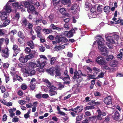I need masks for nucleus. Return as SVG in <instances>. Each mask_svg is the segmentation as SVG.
I'll return each mask as SVG.
<instances>
[{
  "instance_id": "nucleus-1",
  "label": "nucleus",
  "mask_w": 123,
  "mask_h": 123,
  "mask_svg": "<svg viewBox=\"0 0 123 123\" xmlns=\"http://www.w3.org/2000/svg\"><path fill=\"white\" fill-rule=\"evenodd\" d=\"M105 37L106 38L107 42L106 44L107 46L109 49H114L115 47L112 45V44H115L117 43L114 40L111 35L108 36L107 35H105Z\"/></svg>"
},
{
  "instance_id": "nucleus-2",
  "label": "nucleus",
  "mask_w": 123,
  "mask_h": 123,
  "mask_svg": "<svg viewBox=\"0 0 123 123\" xmlns=\"http://www.w3.org/2000/svg\"><path fill=\"white\" fill-rule=\"evenodd\" d=\"M37 67H38L37 63L30 62L29 63V67H26L25 68H21V70L23 73L29 74L30 72V69L34 68Z\"/></svg>"
},
{
  "instance_id": "nucleus-3",
  "label": "nucleus",
  "mask_w": 123,
  "mask_h": 123,
  "mask_svg": "<svg viewBox=\"0 0 123 123\" xmlns=\"http://www.w3.org/2000/svg\"><path fill=\"white\" fill-rule=\"evenodd\" d=\"M98 48L100 50L101 54L102 55L106 56L108 54V51L107 48L104 45V43L102 42H98Z\"/></svg>"
},
{
  "instance_id": "nucleus-4",
  "label": "nucleus",
  "mask_w": 123,
  "mask_h": 123,
  "mask_svg": "<svg viewBox=\"0 0 123 123\" xmlns=\"http://www.w3.org/2000/svg\"><path fill=\"white\" fill-rule=\"evenodd\" d=\"M86 71L88 73L90 74L91 73V74H89L88 75L87 77H89L90 79L88 80H90L91 79H94V78L92 77H95L97 75V73L94 71V73L91 72L92 71V69L89 67H87L86 68Z\"/></svg>"
},
{
  "instance_id": "nucleus-5",
  "label": "nucleus",
  "mask_w": 123,
  "mask_h": 123,
  "mask_svg": "<svg viewBox=\"0 0 123 123\" xmlns=\"http://www.w3.org/2000/svg\"><path fill=\"white\" fill-rule=\"evenodd\" d=\"M95 61L99 65H105L106 63L105 59L101 56L97 57L95 59Z\"/></svg>"
},
{
  "instance_id": "nucleus-6",
  "label": "nucleus",
  "mask_w": 123,
  "mask_h": 123,
  "mask_svg": "<svg viewBox=\"0 0 123 123\" xmlns=\"http://www.w3.org/2000/svg\"><path fill=\"white\" fill-rule=\"evenodd\" d=\"M82 74L80 71H78L76 73H75L73 77V79L75 80L76 79V81L77 82L81 81L82 80V78L81 76Z\"/></svg>"
},
{
  "instance_id": "nucleus-7",
  "label": "nucleus",
  "mask_w": 123,
  "mask_h": 123,
  "mask_svg": "<svg viewBox=\"0 0 123 123\" xmlns=\"http://www.w3.org/2000/svg\"><path fill=\"white\" fill-rule=\"evenodd\" d=\"M68 71L67 70H65L64 72V74L66 75V77L62 79L64 81V84H69L70 83V77L67 74Z\"/></svg>"
},
{
  "instance_id": "nucleus-8",
  "label": "nucleus",
  "mask_w": 123,
  "mask_h": 123,
  "mask_svg": "<svg viewBox=\"0 0 123 123\" xmlns=\"http://www.w3.org/2000/svg\"><path fill=\"white\" fill-rule=\"evenodd\" d=\"M47 89H49V95L51 96L55 95L57 94V92L55 91V90H56L57 88L53 85L51 86L50 87L47 88Z\"/></svg>"
},
{
  "instance_id": "nucleus-9",
  "label": "nucleus",
  "mask_w": 123,
  "mask_h": 123,
  "mask_svg": "<svg viewBox=\"0 0 123 123\" xmlns=\"http://www.w3.org/2000/svg\"><path fill=\"white\" fill-rule=\"evenodd\" d=\"M9 13L7 12L4 8L3 10L0 12V16L2 20H5L7 18V14Z\"/></svg>"
},
{
  "instance_id": "nucleus-10",
  "label": "nucleus",
  "mask_w": 123,
  "mask_h": 123,
  "mask_svg": "<svg viewBox=\"0 0 123 123\" xmlns=\"http://www.w3.org/2000/svg\"><path fill=\"white\" fill-rule=\"evenodd\" d=\"M75 32V30L72 29L69 31H66L64 32V34L68 37H70L73 36V33Z\"/></svg>"
},
{
  "instance_id": "nucleus-11",
  "label": "nucleus",
  "mask_w": 123,
  "mask_h": 123,
  "mask_svg": "<svg viewBox=\"0 0 123 123\" xmlns=\"http://www.w3.org/2000/svg\"><path fill=\"white\" fill-rule=\"evenodd\" d=\"M14 1V0H10L6 4L5 6H4V8L5 9L7 12H10L11 11V9L10 5L11 4V3Z\"/></svg>"
},
{
  "instance_id": "nucleus-12",
  "label": "nucleus",
  "mask_w": 123,
  "mask_h": 123,
  "mask_svg": "<svg viewBox=\"0 0 123 123\" xmlns=\"http://www.w3.org/2000/svg\"><path fill=\"white\" fill-rule=\"evenodd\" d=\"M2 51L1 55L2 57L6 58L8 57L9 53L8 48H6L4 49H2Z\"/></svg>"
},
{
  "instance_id": "nucleus-13",
  "label": "nucleus",
  "mask_w": 123,
  "mask_h": 123,
  "mask_svg": "<svg viewBox=\"0 0 123 123\" xmlns=\"http://www.w3.org/2000/svg\"><path fill=\"white\" fill-rule=\"evenodd\" d=\"M71 9L73 14H75L80 11L79 7L76 4L73 5L71 7Z\"/></svg>"
},
{
  "instance_id": "nucleus-14",
  "label": "nucleus",
  "mask_w": 123,
  "mask_h": 123,
  "mask_svg": "<svg viewBox=\"0 0 123 123\" xmlns=\"http://www.w3.org/2000/svg\"><path fill=\"white\" fill-rule=\"evenodd\" d=\"M104 102L106 105H110L111 104V96H108L104 99Z\"/></svg>"
},
{
  "instance_id": "nucleus-15",
  "label": "nucleus",
  "mask_w": 123,
  "mask_h": 123,
  "mask_svg": "<svg viewBox=\"0 0 123 123\" xmlns=\"http://www.w3.org/2000/svg\"><path fill=\"white\" fill-rule=\"evenodd\" d=\"M95 39L97 40L95 41L93 43V44L94 45L96 43V42H98L97 43L98 45V42H102L103 43H104V41L103 38L100 35H98L96 37Z\"/></svg>"
},
{
  "instance_id": "nucleus-16",
  "label": "nucleus",
  "mask_w": 123,
  "mask_h": 123,
  "mask_svg": "<svg viewBox=\"0 0 123 123\" xmlns=\"http://www.w3.org/2000/svg\"><path fill=\"white\" fill-rule=\"evenodd\" d=\"M37 53L35 51H32L31 52L29 55L25 56V58L28 61V59H30L33 58L34 57V55L36 54H37Z\"/></svg>"
},
{
  "instance_id": "nucleus-17",
  "label": "nucleus",
  "mask_w": 123,
  "mask_h": 123,
  "mask_svg": "<svg viewBox=\"0 0 123 123\" xmlns=\"http://www.w3.org/2000/svg\"><path fill=\"white\" fill-rule=\"evenodd\" d=\"M41 58L39 59L36 62V63L37 64V67L40 66V67L43 68L45 65V63L41 61Z\"/></svg>"
},
{
  "instance_id": "nucleus-18",
  "label": "nucleus",
  "mask_w": 123,
  "mask_h": 123,
  "mask_svg": "<svg viewBox=\"0 0 123 123\" xmlns=\"http://www.w3.org/2000/svg\"><path fill=\"white\" fill-rule=\"evenodd\" d=\"M56 68L54 67H52L50 69L47 70L48 72L52 76H53L55 73Z\"/></svg>"
},
{
  "instance_id": "nucleus-19",
  "label": "nucleus",
  "mask_w": 123,
  "mask_h": 123,
  "mask_svg": "<svg viewBox=\"0 0 123 123\" xmlns=\"http://www.w3.org/2000/svg\"><path fill=\"white\" fill-rule=\"evenodd\" d=\"M10 71L12 76L13 77H15L17 75L16 74L17 72L16 71L15 68L14 67H12L10 70Z\"/></svg>"
},
{
  "instance_id": "nucleus-20",
  "label": "nucleus",
  "mask_w": 123,
  "mask_h": 123,
  "mask_svg": "<svg viewBox=\"0 0 123 123\" xmlns=\"http://www.w3.org/2000/svg\"><path fill=\"white\" fill-rule=\"evenodd\" d=\"M13 7H17L18 9H21L23 7V6L22 4H18V2H15L12 4Z\"/></svg>"
},
{
  "instance_id": "nucleus-21",
  "label": "nucleus",
  "mask_w": 123,
  "mask_h": 123,
  "mask_svg": "<svg viewBox=\"0 0 123 123\" xmlns=\"http://www.w3.org/2000/svg\"><path fill=\"white\" fill-rule=\"evenodd\" d=\"M103 68L107 70L110 72H112L115 71V68H110L106 65L104 66L103 67Z\"/></svg>"
},
{
  "instance_id": "nucleus-22",
  "label": "nucleus",
  "mask_w": 123,
  "mask_h": 123,
  "mask_svg": "<svg viewBox=\"0 0 123 123\" xmlns=\"http://www.w3.org/2000/svg\"><path fill=\"white\" fill-rule=\"evenodd\" d=\"M19 18V14L18 13H16L15 16L13 17L12 19V21H14V23L17 22Z\"/></svg>"
},
{
  "instance_id": "nucleus-23",
  "label": "nucleus",
  "mask_w": 123,
  "mask_h": 123,
  "mask_svg": "<svg viewBox=\"0 0 123 123\" xmlns=\"http://www.w3.org/2000/svg\"><path fill=\"white\" fill-rule=\"evenodd\" d=\"M61 2L63 4H67L68 6H70L71 4V1L70 0H62Z\"/></svg>"
},
{
  "instance_id": "nucleus-24",
  "label": "nucleus",
  "mask_w": 123,
  "mask_h": 123,
  "mask_svg": "<svg viewBox=\"0 0 123 123\" xmlns=\"http://www.w3.org/2000/svg\"><path fill=\"white\" fill-rule=\"evenodd\" d=\"M117 62L115 60H114L111 62L109 64L110 66L111 67H115L117 65Z\"/></svg>"
},
{
  "instance_id": "nucleus-25",
  "label": "nucleus",
  "mask_w": 123,
  "mask_h": 123,
  "mask_svg": "<svg viewBox=\"0 0 123 123\" xmlns=\"http://www.w3.org/2000/svg\"><path fill=\"white\" fill-rule=\"evenodd\" d=\"M91 5L87 2H86L85 4V7L86 10L88 11L91 7Z\"/></svg>"
},
{
  "instance_id": "nucleus-26",
  "label": "nucleus",
  "mask_w": 123,
  "mask_h": 123,
  "mask_svg": "<svg viewBox=\"0 0 123 123\" xmlns=\"http://www.w3.org/2000/svg\"><path fill=\"white\" fill-rule=\"evenodd\" d=\"M97 111L98 113V117H101V116H105L106 114V112H101L99 110H97Z\"/></svg>"
},
{
  "instance_id": "nucleus-27",
  "label": "nucleus",
  "mask_w": 123,
  "mask_h": 123,
  "mask_svg": "<svg viewBox=\"0 0 123 123\" xmlns=\"http://www.w3.org/2000/svg\"><path fill=\"white\" fill-rule=\"evenodd\" d=\"M58 40L59 42L63 43H66L68 41V39L64 37H62L59 38Z\"/></svg>"
},
{
  "instance_id": "nucleus-28",
  "label": "nucleus",
  "mask_w": 123,
  "mask_h": 123,
  "mask_svg": "<svg viewBox=\"0 0 123 123\" xmlns=\"http://www.w3.org/2000/svg\"><path fill=\"white\" fill-rule=\"evenodd\" d=\"M18 46L17 45L15 44L13 45V49L15 53L16 52V54L14 55V56H16V55L20 51V50L19 49H18Z\"/></svg>"
},
{
  "instance_id": "nucleus-29",
  "label": "nucleus",
  "mask_w": 123,
  "mask_h": 123,
  "mask_svg": "<svg viewBox=\"0 0 123 123\" xmlns=\"http://www.w3.org/2000/svg\"><path fill=\"white\" fill-rule=\"evenodd\" d=\"M89 119L92 123H96V121L97 119V117L95 116H92L90 117Z\"/></svg>"
},
{
  "instance_id": "nucleus-30",
  "label": "nucleus",
  "mask_w": 123,
  "mask_h": 123,
  "mask_svg": "<svg viewBox=\"0 0 123 123\" xmlns=\"http://www.w3.org/2000/svg\"><path fill=\"white\" fill-rule=\"evenodd\" d=\"M113 39L115 40L117 43V42L119 38V36L117 35L112 34H111Z\"/></svg>"
},
{
  "instance_id": "nucleus-31",
  "label": "nucleus",
  "mask_w": 123,
  "mask_h": 123,
  "mask_svg": "<svg viewBox=\"0 0 123 123\" xmlns=\"http://www.w3.org/2000/svg\"><path fill=\"white\" fill-rule=\"evenodd\" d=\"M120 116L119 113L117 111L115 112V115L113 116V117L115 120H117Z\"/></svg>"
},
{
  "instance_id": "nucleus-32",
  "label": "nucleus",
  "mask_w": 123,
  "mask_h": 123,
  "mask_svg": "<svg viewBox=\"0 0 123 123\" xmlns=\"http://www.w3.org/2000/svg\"><path fill=\"white\" fill-rule=\"evenodd\" d=\"M35 10L34 7L32 5H30L29 8L27 9V11L29 13L31 12V11H34Z\"/></svg>"
},
{
  "instance_id": "nucleus-33",
  "label": "nucleus",
  "mask_w": 123,
  "mask_h": 123,
  "mask_svg": "<svg viewBox=\"0 0 123 123\" xmlns=\"http://www.w3.org/2000/svg\"><path fill=\"white\" fill-rule=\"evenodd\" d=\"M43 80L44 82L47 84V88L50 87L51 86L53 85L51 84V83L49 82L48 80L46 79L44 80L43 79Z\"/></svg>"
},
{
  "instance_id": "nucleus-34",
  "label": "nucleus",
  "mask_w": 123,
  "mask_h": 123,
  "mask_svg": "<svg viewBox=\"0 0 123 123\" xmlns=\"http://www.w3.org/2000/svg\"><path fill=\"white\" fill-rule=\"evenodd\" d=\"M114 58V56L112 55H110L107 56L106 58L107 61H111Z\"/></svg>"
},
{
  "instance_id": "nucleus-35",
  "label": "nucleus",
  "mask_w": 123,
  "mask_h": 123,
  "mask_svg": "<svg viewBox=\"0 0 123 123\" xmlns=\"http://www.w3.org/2000/svg\"><path fill=\"white\" fill-rule=\"evenodd\" d=\"M83 109L82 106H77L76 107L74 108L75 110H77L78 112H80L83 110Z\"/></svg>"
},
{
  "instance_id": "nucleus-36",
  "label": "nucleus",
  "mask_w": 123,
  "mask_h": 123,
  "mask_svg": "<svg viewBox=\"0 0 123 123\" xmlns=\"http://www.w3.org/2000/svg\"><path fill=\"white\" fill-rule=\"evenodd\" d=\"M19 61L21 62L24 63L26 62L27 61V60L25 57H21L19 58Z\"/></svg>"
},
{
  "instance_id": "nucleus-37",
  "label": "nucleus",
  "mask_w": 123,
  "mask_h": 123,
  "mask_svg": "<svg viewBox=\"0 0 123 123\" xmlns=\"http://www.w3.org/2000/svg\"><path fill=\"white\" fill-rule=\"evenodd\" d=\"M27 44L32 49H33L34 47L33 42L32 41L28 42L27 43Z\"/></svg>"
},
{
  "instance_id": "nucleus-38",
  "label": "nucleus",
  "mask_w": 123,
  "mask_h": 123,
  "mask_svg": "<svg viewBox=\"0 0 123 123\" xmlns=\"http://www.w3.org/2000/svg\"><path fill=\"white\" fill-rule=\"evenodd\" d=\"M103 120L101 117H98V116L97 119L96 121V123H103Z\"/></svg>"
},
{
  "instance_id": "nucleus-39",
  "label": "nucleus",
  "mask_w": 123,
  "mask_h": 123,
  "mask_svg": "<svg viewBox=\"0 0 123 123\" xmlns=\"http://www.w3.org/2000/svg\"><path fill=\"white\" fill-rule=\"evenodd\" d=\"M104 11L107 13H109L110 11V7L108 6H105L104 9Z\"/></svg>"
},
{
  "instance_id": "nucleus-40",
  "label": "nucleus",
  "mask_w": 123,
  "mask_h": 123,
  "mask_svg": "<svg viewBox=\"0 0 123 123\" xmlns=\"http://www.w3.org/2000/svg\"><path fill=\"white\" fill-rule=\"evenodd\" d=\"M97 14H94L92 13L91 12L88 14V16L90 18H95Z\"/></svg>"
},
{
  "instance_id": "nucleus-41",
  "label": "nucleus",
  "mask_w": 123,
  "mask_h": 123,
  "mask_svg": "<svg viewBox=\"0 0 123 123\" xmlns=\"http://www.w3.org/2000/svg\"><path fill=\"white\" fill-rule=\"evenodd\" d=\"M41 29V27L39 26L36 27L34 28L35 30L37 33L40 32Z\"/></svg>"
},
{
  "instance_id": "nucleus-42",
  "label": "nucleus",
  "mask_w": 123,
  "mask_h": 123,
  "mask_svg": "<svg viewBox=\"0 0 123 123\" xmlns=\"http://www.w3.org/2000/svg\"><path fill=\"white\" fill-rule=\"evenodd\" d=\"M53 3L55 6H56L55 7L56 9H57V8H56V6H58L59 4V2L60 0H53Z\"/></svg>"
},
{
  "instance_id": "nucleus-43",
  "label": "nucleus",
  "mask_w": 123,
  "mask_h": 123,
  "mask_svg": "<svg viewBox=\"0 0 123 123\" xmlns=\"http://www.w3.org/2000/svg\"><path fill=\"white\" fill-rule=\"evenodd\" d=\"M5 21L3 23V27H5L8 25L10 22V21L8 19H5Z\"/></svg>"
},
{
  "instance_id": "nucleus-44",
  "label": "nucleus",
  "mask_w": 123,
  "mask_h": 123,
  "mask_svg": "<svg viewBox=\"0 0 123 123\" xmlns=\"http://www.w3.org/2000/svg\"><path fill=\"white\" fill-rule=\"evenodd\" d=\"M56 57H52L50 61V63L51 64H53L55 62L56 60L57 59Z\"/></svg>"
},
{
  "instance_id": "nucleus-45",
  "label": "nucleus",
  "mask_w": 123,
  "mask_h": 123,
  "mask_svg": "<svg viewBox=\"0 0 123 123\" xmlns=\"http://www.w3.org/2000/svg\"><path fill=\"white\" fill-rule=\"evenodd\" d=\"M25 38V37H20L18 39V42L21 44L23 43L24 42Z\"/></svg>"
},
{
  "instance_id": "nucleus-46",
  "label": "nucleus",
  "mask_w": 123,
  "mask_h": 123,
  "mask_svg": "<svg viewBox=\"0 0 123 123\" xmlns=\"http://www.w3.org/2000/svg\"><path fill=\"white\" fill-rule=\"evenodd\" d=\"M4 75L5 77L6 82L7 83L9 80V76L8 74L4 73Z\"/></svg>"
},
{
  "instance_id": "nucleus-47",
  "label": "nucleus",
  "mask_w": 123,
  "mask_h": 123,
  "mask_svg": "<svg viewBox=\"0 0 123 123\" xmlns=\"http://www.w3.org/2000/svg\"><path fill=\"white\" fill-rule=\"evenodd\" d=\"M23 4H24L25 7L26 8H28L30 6V3L26 1L23 2Z\"/></svg>"
},
{
  "instance_id": "nucleus-48",
  "label": "nucleus",
  "mask_w": 123,
  "mask_h": 123,
  "mask_svg": "<svg viewBox=\"0 0 123 123\" xmlns=\"http://www.w3.org/2000/svg\"><path fill=\"white\" fill-rule=\"evenodd\" d=\"M94 107L92 106H87L84 108V109L86 110H87L89 109H93Z\"/></svg>"
},
{
  "instance_id": "nucleus-49",
  "label": "nucleus",
  "mask_w": 123,
  "mask_h": 123,
  "mask_svg": "<svg viewBox=\"0 0 123 123\" xmlns=\"http://www.w3.org/2000/svg\"><path fill=\"white\" fill-rule=\"evenodd\" d=\"M19 120V119L17 116L14 117L12 119V122L14 123L18 122Z\"/></svg>"
},
{
  "instance_id": "nucleus-50",
  "label": "nucleus",
  "mask_w": 123,
  "mask_h": 123,
  "mask_svg": "<svg viewBox=\"0 0 123 123\" xmlns=\"http://www.w3.org/2000/svg\"><path fill=\"white\" fill-rule=\"evenodd\" d=\"M54 17V15L52 14H51L49 16V20L51 21H53Z\"/></svg>"
},
{
  "instance_id": "nucleus-51",
  "label": "nucleus",
  "mask_w": 123,
  "mask_h": 123,
  "mask_svg": "<svg viewBox=\"0 0 123 123\" xmlns=\"http://www.w3.org/2000/svg\"><path fill=\"white\" fill-rule=\"evenodd\" d=\"M42 18H43L42 17H41L39 19H38L37 20L35 21V23L36 25H37L38 23H40L42 21Z\"/></svg>"
},
{
  "instance_id": "nucleus-52",
  "label": "nucleus",
  "mask_w": 123,
  "mask_h": 123,
  "mask_svg": "<svg viewBox=\"0 0 123 123\" xmlns=\"http://www.w3.org/2000/svg\"><path fill=\"white\" fill-rule=\"evenodd\" d=\"M25 26L29 29H31L32 27V25L29 23H28Z\"/></svg>"
},
{
  "instance_id": "nucleus-53",
  "label": "nucleus",
  "mask_w": 123,
  "mask_h": 123,
  "mask_svg": "<svg viewBox=\"0 0 123 123\" xmlns=\"http://www.w3.org/2000/svg\"><path fill=\"white\" fill-rule=\"evenodd\" d=\"M18 102L21 105H24L26 103V101L25 100H19Z\"/></svg>"
},
{
  "instance_id": "nucleus-54",
  "label": "nucleus",
  "mask_w": 123,
  "mask_h": 123,
  "mask_svg": "<svg viewBox=\"0 0 123 123\" xmlns=\"http://www.w3.org/2000/svg\"><path fill=\"white\" fill-rule=\"evenodd\" d=\"M25 52L26 53H29L31 51V50L30 48L26 47L25 48Z\"/></svg>"
},
{
  "instance_id": "nucleus-55",
  "label": "nucleus",
  "mask_w": 123,
  "mask_h": 123,
  "mask_svg": "<svg viewBox=\"0 0 123 123\" xmlns=\"http://www.w3.org/2000/svg\"><path fill=\"white\" fill-rule=\"evenodd\" d=\"M31 69H30V72H29V74H28V75H34L36 73V71L34 70H32L31 71Z\"/></svg>"
},
{
  "instance_id": "nucleus-56",
  "label": "nucleus",
  "mask_w": 123,
  "mask_h": 123,
  "mask_svg": "<svg viewBox=\"0 0 123 123\" xmlns=\"http://www.w3.org/2000/svg\"><path fill=\"white\" fill-rule=\"evenodd\" d=\"M59 11L61 13L63 14L66 13V11L64 8H62L59 10Z\"/></svg>"
},
{
  "instance_id": "nucleus-57",
  "label": "nucleus",
  "mask_w": 123,
  "mask_h": 123,
  "mask_svg": "<svg viewBox=\"0 0 123 123\" xmlns=\"http://www.w3.org/2000/svg\"><path fill=\"white\" fill-rule=\"evenodd\" d=\"M6 33V31L4 29L0 30V35H3L5 33Z\"/></svg>"
},
{
  "instance_id": "nucleus-58",
  "label": "nucleus",
  "mask_w": 123,
  "mask_h": 123,
  "mask_svg": "<svg viewBox=\"0 0 123 123\" xmlns=\"http://www.w3.org/2000/svg\"><path fill=\"white\" fill-rule=\"evenodd\" d=\"M104 73L103 72H101L100 74L98 75V77L96 78V79H98L99 78H102L104 77Z\"/></svg>"
},
{
  "instance_id": "nucleus-59",
  "label": "nucleus",
  "mask_w": 123,
  "mask_h": 123,
  "mask_svg": "<svg viewBox=\"0 0 123 123\" xmlns=\"http://www.w3.org/2000/svg\"><path fill=\"white\" fill-rule=\"evenodd\" d=\"M82 116L81 115H79L76 118V121H79L82 119Z\"/></svg>"
},
{
  "instance_id": "nucleus-60",
  "label": "nucleus",
  "mask_w": 123,
  "mask_h": 123,
  "mask_svg": "<svg viewBox=\"0 0 123 123\" xmlns=\"http://www.w3.org/2000/svg\"><path fill=\"white\" fill-rule=\"evenodd\" d=\"M22 23L23 24L24 26H25L28 23L27 21L25 18H23L22 20Z\"/></svg>"
},
{
  "instance_id": "nucleus-61",
  "label": "nucleus",
  "mask_w": 123,
  "mask_h": 123,
  "mask_svg": "<svg viewBox=\"0 0 123 123\" xmlns=\"http://www.w3.org/2000/svg\"><path fill=\"white\" fill-rule=\"evenodd\" d=\"M0 89L2 93H3L4 92L6 91V89L5 87L3 86H0Z\"/></svg>"
},
{
  "instance_id": "nucleus-62",
  "label": "nucleus",
  "mask_w": 123,
  "mask_h": 123,
  "mask_svg": "<svg viewBox=\"0 0 123 123\" xmlns=\"http://www.w3.org/2000/svg\"><path fill=\"white\" fill-rule=\"evenodd\" d=\"M18 36L20 37H25L24 35L20 31H19L18 33Z\"/></svg>"
},
{
  "instance_id": "nucleus-63",
  "label": "nucleus",
  "mask_w": 123,
  "mask_h": 123,
  "mask_svg": "<svg viewBox=\"0 0 123 123\" xmlns=\"http://www.w3.org/2000/svg\"><path fill=\"white\" fill-rule=\"evenodd\" d=\"M103 8V6L101 5H98L97 8V10L99 12L102 11Z\"/></svg>"
},
{
  "instance_id": "nucleus-64",
  "label": "nucleus",
  "mask_w": 123,
  "mask_h": 123,
  "mask_svg": "<svg viewBox=\"0 0 123 123\" xmlns=\"http://www.w3.org/2000/svg\"><path fill=\"white\" fill-rule=\"evenodd\" d=\"M96 9L95 8L93 7L91 8V12L92 13L94 14H97V13L96 12Z\"/></svg>"
}]
</instances>
